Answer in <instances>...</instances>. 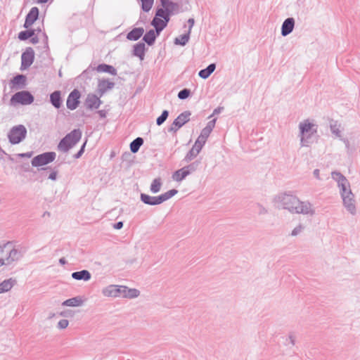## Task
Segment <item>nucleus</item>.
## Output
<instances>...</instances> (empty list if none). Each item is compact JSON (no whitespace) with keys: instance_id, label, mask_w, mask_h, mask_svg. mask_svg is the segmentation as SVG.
Wrapping results in <instances>:
<instances>
[{"instance_id":"obj_1","label":"nucleus","mask_w":360,"mask_h":360,"mask_svg":"<svg viewBox=\"0 0 360 360\" xmlns=\"http://www.w3.org/2000/svg\"><path fill=\"white\" fill-rule=\"evenodd\" d=\"M273 202L278 207L287 210L291 214L313 216L315 210L308 200L302 201L292 191L279 193L274 197Z\"/></svg>"},{"instance_id":"obj_2","label":"nucleus","mask_w":360,"mask_h":360,"mask_svg":"<svg viewBox=\"0 0 360 360\" xmlns=\"http://www.w3.org/2000/svg\"><path fill=\"white\" fill-rule=\"evenodd\" d=\"M342 198L343 205L352 215L356 214L354 195L352 192L349 181H337Z\"/></svg>"},{"instance_id":"obj_3","label":"nucleus","mask_w":360,"mask_h":360,"mask_svg":"<svg viewBox=\"0 0 360 360\" xmlns=\"http://www.w3.org/2000/svg\"><path fill=\"white\" fill-rule=\"evenodd\" d=\"M22 257V253L20 250L12 248V243L11 242L0 246V266L11 264Z\"/></svg>"},{"instance_id":"obj_4","label":"nucleus","mask_w":360,"mask_h":360,"mask_svg":"<svg viewBox=\"0 0 360 360\" xmlns=\"http://www.w3.org/2000/svg\"><path fill=\"white\" fill-rule=\"evenodd\" d=\"M178 192L179 190L173 188L158 196H150L142 193L140 195V199L146 205H158L174 196Z\"/></svg>"},{"instance_id":"obj_5","label":"nucleus","mask_w":360,"mask_h":360,"mask_svg":"<svg viewBox=\"0 0 360 360\" xmlns=\"http://www.w3.org/2000/svg\"><path fill=\"white\" fill-rule=\"evenodd\" d=\"M27 135V129L22 124L13 127L8 134V138L11 144L15 145L22 141Z\"/></svg>"},{"instance_id":"obj_6","label":"nucleus","mask_w":360,"mask_h":360,"mask_svg":"<svg viewBox=\"0 0 360 360\" xmlns=\"http://www.w3.org/2000/svg\"><path fill=\"white\" fill-rule=\"evenodd\" d=\"M34 100L32 94L28 91H21L13 94L10 100L11 105H30Z\"/></svg>"},{"instance_id":"obj_7","label":"nucleus","mask_w":360,"mask_h":360,"mask_svg":"<svg viewBox=\"0 0 360 360\" xmlns=\"http://www.w3.org/2000/svg\"><path fill=\"white\" fill-rule=\"evenodd\" d=\"M55 152H45L35 156L32 160V165L33 167H40L52 162L56 158Z\"/></svg>"},{"instance_id":"obj_8","label":"nucleus","mask_w":360,"mask_h":360,"mask_svg":"<svg viewBox=\"0 0 360 360\" xmlns=\"http://www.w3.org/2000/svg\"><path fill=\"white\" fill-rule=\"evenodd\" d=\"M314 124L310 123L308 120H305L303 122H300L299 124L300 129V143L302 146H307V139H305L304 136L308 133L313 134L316 131V129H314Z\"/></svg>"},{"instance_id":"obj_9","label":"nucleus","mask_w":360,"mask_h":360,"mask_svg":"<svg viewBox=\"0 0 360 360\" xmlns=\"http://www.w3.org/2000/svg\"><path fill=\"white\" fill-rule=\"evenodd\" d=\"M191 113L190 111L186 110L181 113L172 122L171 127L169 128L168 131L176 132L180 129L182 126H184L186 123H187L190 120V116Z\"/></svg>"},{"instance_id":"obj_10","label":"nucleus","mask_w":360,"mask_h":360,"mask_svg":"<svg viewBox=\"0 0 360 360\" xmlns=\"http://www.w3.org/2000/svg\"><path fill=\"white\" fill-rule=\"evenodd\" d=\"M34 60V51L32 47L26 48L25 51L21 55L20 70H25L29 68Z\"/></svg>"},{"instance_id":"obj_11","label":"nucleus","mask_w":360,"mask_h":360,"mask_svg":"<svg viewBox=\"0 0 360 360\" xmlns=\"http://www.w3.org/2000/svg\"><path fill=\"white\" fill-rule=\"evenodd\" d=\"M81 94L78 89H74L72 91L68 96L66 105L67 108L70 110H75L80 103L79 98Z\"/></svg>"},{"instance_id":"obj_12","label":"nucleus","mask_w":360,"mask_h":360,"mask_svg":"<svg viewBox=\"0 0 360 360\" xmlns=\"http://www.w3.org/2000/svg\"><path fill=\"white\" fill-rule=\"evenodd\" d=\"M124 285H109L103 288L102 293L105 297H123Z\"/></svg>"},{"instance_id":"obj_13","label":"nucleus","mask_w":360,"mask_h":360,"mask_svg":"<svg viewBox=\"0 0 360 360\" xmlns=\"http://www.w3.org/2000/svg\"><path fill=\"white\" fill-rule=\"evenodd\" d=\"M161 6L163 8H166L169 11V12L173 14H177L180 12H183L186 10H188V8L183 9L179 3L174 2L171 0H160Z\"/></svg>"},{"instance_id":"obj_14","label":"nucleus","mask_w":360,"mask_h":360,"mask_svg":"<svg viewBox=\"0 0 360 360\" xmlns=\"http://www.w3.org/2000/svg\"><path fill=\"white\" fill-rule=\"evenodd\" d=\"M39 11L37 7H32L25 17L23 27L26 29L30 28L38 19Z\"/></svg>"},{"instance_id":"obj_15","label":"nucleus","mask_w":360,"mask_h":360,"mask_svg":"<svg viewBox=\"0 0 360 360\" xmlns=\"http://www.w3.org/2000/svg\"><path fill=\"white\" fill-rule=\"evenodd\" d=\"M101 103L100 98L92 94L87 95L84 102L85 106L89 110L98 109Z\"/></svg>"},{"instance_id":"obj_16","label":"nucleus","mask_w":360,"mask_h":360,"mask_svg":"<svg viewBox=\"0 0 360 360\" xmlns=\"http://www.w3.org/2000/svg\"><path fill=\"white\" fill-rule=\"evenodd\" d=\"M295 19L293 18H286L281 25V34L283 37H286L290 34L295 27Z\"/></svg>"},{"instance_id":"obj_17","label":"nucleus","mask_w":360,"mask_h":360,"mask_svg":"<svg viewBox=\"0 0 360 360\" xmlns=\"http://www.w3.org/2000/svg\"><path fill=\"white\" fill-rule=\"evenodd\" d=\"M68 143L71 144L72 147H74L81 139L82 137V131L79 129H73L72 131L68 133L64 137H68Z\"/></svg>"},{"instance_id":"obj_18","label":"nucleus","mask_w":360,"mask_h":360,"mask_svg":"<svg viewBox=\"0 0 360 360\" xmlns=\"http://www.w3.org/2000/svg\"><path fill=\"white\" fill-rule=\"evenodd\" d=\"M68 143L71 144L72 147H74L81 139L82 137V131L79 129H73L72 131L68 133L64 137H68Z\"/></svg>"},{"instance_id":"obj_19","label":"nucleus","mask_w":360,"mask_h":360,"mask_svg":"<svg viewBox=\"0 0 360 360\" xmlns=\"http://www.w3.org/2000/svg\"><path fill=\"white\" fill-rule=\"evenodd\" d=\"M115 86V83L108 79H101L98 84V91L100 96H102L108 90L112 89Z\"/></svg>"},{"instance_id":"obj_20","label":"nucleus","mask_w":360,"mask_h":360,"mask_svg":"<svg viewBox=\"0 0 360 360\" xmlns=\"http://www.w3.org/2000/svg\"><path fill=\"white\" fill-rule=\"evenodd\" d=\"M330 128L332 134H333L336 137L340 138V140L345 143L346 146L348 147L349 141L347 139L342 138L340 124H339L336 121H331L330 123Z\"/></svg>"},{"instance_id":"obj_21","label":"nucleus","mask_w":360,"mask_h":360,"mask_svg":"<svg viewBox=\"0 0 360 360\" xmlns=\"http://www.w3.org/2000/svg\"><path fill=\"white\" fill-rule=\"evenodd\" d=\"M146 44L144 42H139L133 46V55L139 58L141 60H143L145 57L146 53Z\"/></svg>"},{"instance_id":"obj_22","label":"nucleus","mask_w":360,"mask_h":360,"mask_svg":"<svg viewBox=\"0 0 360 360\" xmlns=\"http://www.w3.org/2000/svg\"><path fill=\"white\" fill-rule=\"evenodd\" d=\"M167 8L163 7H158L156 9L157 17H160L162 19L163 23L167 27L170 20V16L172 15Z\"/></svg>"},{"instance_id":"obj_23","label":"nucleus","mask_w":360,"mask_h":360,"mask_svg":"<svg viewBox=\"0 0 360 360\" xmlns=\"http://www.w3.org/2000/svg\"><path fill=\"white\" fill-rule=\"evenodd\" d=\"M71 276L73 279L77 281H88L91 279V274L88 270L83 269L82 271L72 272Z\"/></svg>"},{"instance_id":"obj_24","label":"nucleus","mask_w":360,"mask_h":360,"mask_svg":"<svg viewBox=\"0 0 360 360\" xmlns=\"http://www.w3.org/2000/svg\"><path fill=\"white\" fill-rule=\"evenodd\" d=\"M62 102L60 91L56 90L50 94V103L56 108H60L62 105Z\"/></svg>"},{"instance_id":"obj_25","label":"nucleus","mask_w":360,"mask_h":360,"mask_svg":"<svg viewBox=\"0 0 360 360\" xmlns=\"http://www.w3.org/2000/svg\"><path fill=\"white\" fill-rule=\"evenodd\" d=\"M144 33L143 27H135L129 32L127 34V39L129 41H137Z\"/></svg>"},{"instance_id":"obj_26","label":"nucleus","mask_w":360,"mask_h":360,"mask_svg":"<svg viewBox=\"0 0 360 360\" xmlns=\"http://www.w3.org/2000/svg\"><path fill=\"white\" fill-rule=\"evenodd\" d=\"M15 283L16 280L12 278L0 283V294L9 291Z\"/></svg>"},{"instance_id":"obj_27","label":"nucleus","mask_w":360,"mask_h":360,"mask_svg":"<svg viewBox=\"0 0 360 360\" xmlns=\"http://www.w3.org/2000/svg\"><path fill=\"white\" fill-rule=\"evenodd\" d=\"M192 167L191 165L183 167L177 171H176L173 175L172 178L173 180H183L185 179L189 174H190V167Z\"/></svg>"},{"instance_id":"obj_28","label":"nucleus","mask_w":360,"mask_h":360,"mask_svg":"<svg viewBox=\"0 0 360 360\" xmlns=\"http://www.w3.org/2000/svg\"><path fill=\"white\" fill-rule=\"evenodd\" d=\"M158 35L159 34H157V32L155 30H150L149 31L146 32V33L144 34L143 40L148 46H153Z\"/></svg>"},{"instance_id":"obj_29","label":"nucleus","mask_w":360,"mask_h":360,"mask_svg":"<svg viewBox=\"0 0 360 360\" xmlns=\"http://www.w3.org/2000/svg\"><path fill=\"white\" fill-rule=\"evenodd\" d=\"M11 84H13V87L23 88L26 84V77L23 75H18L11 80Z\"/></svg>"},{"instance_id":"obj_30","label":"nucleus","mask_w":360,"mask_h":360,"mask_svg":"<svg viewBox=\"0 0 360 360\" xmlns=\"http://www.w3.org/2000/svg\"><path fill=\"white\" fill-rule=\"evenodd\" d=\"M151 25L155 27V31L157 32V34H160V32L166 27L163 23L162 19H161L160 17H157L156 15L151 21Z\"/></svg>"},{"instance_id":"obj_31","label":"nucleus","mask_w":360,"mask_h":360,"mask_svg":"<svg viewBox=\"0 0 360 360\" xmlns=\"http://www.w3.org/2000/svg\"><path fill=\"white\" fill-rule=\"evenodd\" d=\"M96 70L98 72H107L112 75H117V70L112 65L105 63L98 65Z\"/></svg>"},{"instance_id":"obj_32","label":"nucleus","mask_w":360,"mask_h":360,"mask_svg":"<svg viewBox=\"0 0 360 360\" xmlns=\"http://www.w3.org/2000/svg\"><path fill=\"white\" fill-rule=\"evenodd\" d=\"M83 304L82 299L77 296L75 297H72L70 299H68L65 300L63 303V306H67V307H79L81 306Z\"/></svg>"},{"instance_id":"obj_33","label":"nucleus","mask_w":360,"mask_h":360,"mask_svg":"<svg viewBox=\"0 0 360 360\" xmlns=\"http://www.w3.org/2000/svg\"><path fill=\"white\" fill-rule=\"evenodd\" d=\"M215 69V63H211L206 68L200 70L198 75L202 79H207L210 76V75L214 71Z\"/></svg>"},{"instance_id":"obj_34","label":"nucleus","mask_w":360,"mask_h":360,"mask_svg":"<svg viewBox=\"0 0 360 360\" xmlns=\"http://www.w3.org/2000/svg\"><path fill=\"white\" fill-rule=\"evenodd\" d=\"M201 150H202V147L194 143L192 148L188 152V153L185 158V160L186 161L192 160L194 158H195L198 155V154L200 152Z\"/></svg>"},{"instance_id":"obj_35","label":"nucleus","mask_w":360,"mask_h":360,"mask_svg":"<svg viewBox=\"0 0 360 360\" xmlns=\"http://www.w3.org/2000/svg\"><path fill=\"white\" fill-rule=\"evenodd\" d=\"M36 30H34V29H27L26 30H24V31H21L18 33V38L20 40V41H25L28 39H31V37H32L33 36L35 35L36 34Z\"/></svg>"},{"instance_id":"obj_36","label":"nucleus","mask_w":360,"mask_h":360,"mask_svg":"<svg viewBox=\"0 0 360 360\" xmlns=\"http://www.w3.org/2000/svg\"><path fill=\"white\" fill-rule=\"evenodd\" d=\"M69 139V136L68 137H63L59 142L58 145V150L61 151V152H63V153H68L72 148V146H71V144H70L68 143V139Z\"/></svg>"},{"instance_id":"obj_37","label":"nucleus","mask_w":360,"mask_h":360,"mask_svg":"<svg viewBox=\"0 0 360 360\" xmlns=\"http://www.w3.org/2000/svg\"><path fill=\"white\" fill-rule=\"evenodd\" d=\"M140 294L139 290L135 288H129L127 286H124L123 290V297L126 298H135L137 297Z\"/></svg>"},{"instance_id":"obj_38","label":"nucleus","mask_w":360,"mask_h":360,"mask_svg":"<svg viewBox=\"0 0 360 360\" xmlns=\"http://www.w3.org/2000/svg\"><path fill=\"white\" fill-rule=\"evenodd\" d=\"M143 144V139L141 137H137L133 140L130 143V150L133 153H136L140 149V147Z\"/></svg>"},{"instance_id":"obj_39","label":"nucleus","mask_w":360,"mask_h":360,"mask_svg":"<svg viewBox=\"0 0 360 360\" xmlns=\"http://www.w3.org/2000/svg\"><path fill=\"white\" fill-rule=\"evenodd\" d=\"M190 34V31H188L186 33L176 37L174 39V44L176 45L185 46L189 41Z\"/></svg>"},{"instance_id":"obj_40","label":"nucleus","mask_w":360,"mask_h":360,"mask_svg":"<svg viewBox=\"0 0 360 360\" xmlns=\"http://www.w3.org/2000/svg\"><path fill=\"white\" fill-rule=\"evenodd\" d=\"M141 8L144 12H148L152 8L154 0H141Z\"/></svg>"},{"instance_id":"obj_41","label":"nucleus","mask_w":360,"mask_h":360,"mask_svg":"<svg viewBox=\"0 0 360 360\" xmlns=\"http://www.w3.org/2000/svg\"><path fill=\"white\" fill-rule=\"evenodd\" d=\"M169 116V112L167 110H165L162 112V114L157 118L156 124L158 126L162 124L165 120L167 119Z\"/></svg>"},{"instance_id":"obj_42","label":"nucleus","mask_w":360,"mask_h":360,"mask_svg":"<svg viewBox=\"0 0 360 360\" xmlns=\"http://www.w3.org/2000/svg\"><path fill=\"white\" fill-rule=\"evenodd\" d=\"M162 185V181H153L150 187V191L153 193H157L160 191Z\"/></svg>"},{"instance_id":"obj_43","label":"nucleus","mask_w":360,"mask_h":360,"mask_svg":"<svg viewBox=\"0 0 360 360\" xmlns=\"http://www.w3.org/2000/svg\"><path fill=\"white\" fill-rule=\"evenodd\" d=\"M191 90L189 89H183L178 93V98L181 100H184L188 98L191 95Z\"/></svg>"},{"instance_id":"obj_44","label":"nucleus","mask_w":360,"mask_h":360,"mask_svg":"<svg viewBox=\"0 0 360 360\" xmlns=\"http://www.w3.org/2000/svg\"><path fill=\"white\" fill-rule=\"evenodd\" d=\"M256 208L259 215H264L268 213V210L260 203H256Z\"/></svg>"},{"instance_id":"obj_45","label":"nucleus","mask_w":360,"mask_h":360,"mask_svg":"<svg viewBox=\"0 0 360 360\" xmlns=\"http://www.w3.org/2000/svg\"><path fill=\"white\" fill-rule=\"evenodd\" d=\"M331 177L333 180H347L345 176L338 172H331Z\"/></svg>"},{"instance_id":"obj_46","label":"nucleus","mask_w":360,"mask_h":360,"mask_svg":"<svg viewBox=\"0 0 360 360\" xmlns=\"http://www.w3.org/2000/svg\"><path fill=\"white\" fill-rule=\"evenodd\" d=\"M295 335L292 333H290L288 335V338L286 339V342L285 344L286 345L290 344L292 346H294L295 345Z\"/></svg>"},{"instance_id":"obj_47","label":"nucleus","mask_w":360,"mask_h":360,"mask_svg":"<svg viewBox=\"0 0 360 360\" xmlns=\"http://www.w3.org/2000/svg\"><path fill=\"white\" fill-rule=\"evenodd\" d=\"M304 229V226L302 224H299L291 232L292 236H296L299 233L302 232V231Z\"/></svg>"},{"instance_id":"obj_48","label":"nucleus","mask_w":360,"mask_h":360,"mask_svg":"<svg viewBox=\"0 0 360 360\" xmlns=\"http://www.w3.org/2000/svg\"><path fill=\"white\" fill-rule=\"evenodd\" d=\"M68 321L67 319H61L58 323V328L60 329H65L68 326Z\"/></svg>"},{"instance_id":"obj_49","label":"nucleus","mask_w":360,"mask_h":360,"mask_svg":"<svg viewBox=\"0 0 360 360\" xmlns=\"http://www.w3.org/2000/svg\"><path fill=\"white\" fill-rule=\"evenodd\" d=\"M206 141L207 139L205 137H202V136L200 135L195 141V143L202 148Z\"/></svg>"},{"instance_id":"obj_50","label":"nucleus","mask_w":360,"mask_h":360,"mask_svg":"<svg viewBox=\"0 0 360 360\" xmlns=\"http://www.w3.org/2000/svg\"><path fill=\"white\" fill-rule=\"evenodd\" d=\"M85 146H86V142L83 143V145L82 146L79 150L75 155H74V158L75 159H78L82 155V154L84 152Z\"/></svg>"},{"instance_id":"obj_51","label":"nucleus","mask_w":360,"mask_h":360,"mask_svg":"<svg viewBox=\"0 0 360 360\" xmlns=\"http://www.w3.org/2000/svg\"><path fill=\"white\" fill-rule=\"evenodd\" d=\"M216 121H217V119H213L212 120H210L207 124V126L205 127V128L208 130H210V131H212L213 128L215 126V123H216Z\"/></svg>"},{"instance_id":"obj_52","label":"nucleus","mask_w":360,"mask_h":360,"mask_svg":"<svg viewBox=\"0 0 360 360\" xmlns=\"http://www.w3.org/2000/svg\"><path fill=\"white\" fill-rule=\"evenodd\" d=\"M212 131H210V130L207 129L205 127L202 129V130L201 131V133L200 135L202 136V137H205L206 139L209 137L210 134H211Z\"/></svg>"},{"instance_id":"obj_53","label":"nucleus","mask_w":360,"mask_h":360,"mask_svg":"<svg viewBox=\"0 0 360 360\" xmlns=\"http://www.w3.org/2000/svg\"><path fill=\"white\" fill-rule=\"evenodd\" d=\"M49 174L48 176V179L49 180H56L57 176V172L56 171H49Z\"/></svg>"},{"instance_id":"obj_54","label":"nucleus","mask_w":360,"mask_h":360,"mask_svg":"<svg viewBox=\"0 0 360 360\" xmlns=\"http://www.w3.org/2000/svg\"><path fill=\"white\" fill-rule=\"evenodd\" d=\"M123 225H124V223L123 221H117L116 223H115L112 226L115 229H121L122 227H123Z\"/></svg>"},{"instance_id":"obj_55","label":"nucleus","mask_w":360,"mask_h":360,"mask_svg":"<svg viewBox=\"0 0 360 360\" xmlns=\"http://www.w3.org/2000/svg\"><path fill=\"white\" fill-rule=\"evenodd\" d=\"M195 23V20L193 18H189L188 20V30L190 31V33L191 32L192 27H193Z\"/></svg>"},{"instance_id":"obj_56","label":"nucleus","mask_w":360,"mask_h":360,"mask_svg":"<svg viewBox=\"0 0 360 360\" xmlns=\"http://www.w3.org/2000/svg\"><path fill=\"white\" fill-rule=\"evenodd\" d=\"M223 110H224V107H218V108H215L213 111L212 115L210 117H212L214 115L219 114L221 112L223 111Z\"/></svg>"},{"instance_id":"obj_57","label":"nucleus","mask_w":360,"mask_h":360,"mask_svg":"<svg viewBox=\"0 0 360 360\" xmlns=\"http://www.w3.org/2000/svg\"><path fill=\"white\" fill-rule=\"evenodd\" d=\"M97 112L101 118H105L106 117L107 112L104 110H98Z\"/></svg>"},{"instance_id":"obj_58","label":"nucleus","mask_w":360,"mask_h":360,"mask_svg":"<svg viewBox=\"0 0 360 360\" xmlns=\"http://www.w3.org/2000/svg\"><path fill=\"white\" fill-rule=\"evenodd\" d=\"M30 42L33 44H37L39 42L38 37L34 35L32 37H31Z\"/></svg>"},{"instance_id":"obj_59","label":"nucleus","mask_w":360,"mask_h":360,"mask_svg":"<svg viewBox=\"0 0 360 360\" xmlns=\"http://www.w3.org/2000/svg\"><path fill=\"white\" fill-rule=\"evenodd\" d=\"M70 312L69 311H61L59 315L64 317H68L70 315Z\"/></svg>"},{"instance_id":"obj_60","label":"nucleus","mask_w":360,"mask_h":360,"mask_svg":"<svg viewBox=\"0 0 360 360\" xmlns=\"http://www.w3.org/2000/svg\"><path fill=\"white\" fill-rule=\"evenodd\" d=\"M59 263L61 265H65L67 263V261L65 257H61L59 259Z\"/></svg>"},{"instance_id":"obj_61","label":"nucleus","mask_w":360,"mask_h":360,"mask_svg":"<svg viewBox=\"0 0 360 360\" xmlns=\"http://www.w3.org/2000/svg\"><path fill=\"white\" fill-rule=\"evenodd\" d=\"M20 156H21V157L30 158V157L32 156V153H22V154H20Z\"/></svg>"},{"instance_id":"obj_62","label":"nucleus","mask_w":360,"mask_h":360,"mask_svg":"<svg viewBox=\"0 0 360 360\" xmlns=\"http://www.w3.org/2000/svg\"><path fill=\"white\" fill-rule=\"evenodd\" d=\"M314 175L316 178H319V169H315L314 171Z\"/></svg>"},{"instance_id":"obj_63","label":"nucleus","mask_w":360,"mask_h":360,"mask_svg":"<svg viewBox=\"0 0 360 360\" xmlns=\"http://www.w3.org/2000/svg\"><path fill=\"white\" fill-rule=\"evenodd\" d=\"M49 0H37V2L38 4H46L49 1Z\"/></svg>"},{"instance_id":"obj_64","label":"nucleus","mask_w":360,"mask_h":360,"mask_svg":"<svg viewBox=\"0 0 360 360\" xmlns=\"http://www.w3.org/2000/svg\"><path fill=\"white\" fill-rule=\"evenodd\" d=\"M55 316V314H49V319H52L53 316Z\"/></svg>"}]
</instances>
